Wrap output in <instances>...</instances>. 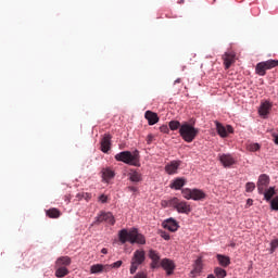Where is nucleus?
<instances>
[{"mask_svg":"<svg viewBox=\"0 0 278 278\" xmlns=\"http://www.w3.org/2000/svg\"><path fill=\"white\" fill-rule=\"evenodd\" d=\"M179 134L180 138H182L185 142H193L199 136V128H195L194 125L185 122L180 126Z\"/></svg>","mask_w":278,"mask_h":278,"instance_id":"nucleus-2","label":"nucleus"},{"mask_svg":"<svg viewBox=\"0 0 278 278\" xmlns=\"http://www.w3.org/2000/svg\"><path fill=\"white\" fill-rule=\"evenodd\" d=\"M149 257L152 261L151 268H160V253H157L155 250H150Z\"/></svg>","mask_w":278,"mask_h":278,"instance_id":"nucleus-17","label":"nucleus"},{"mask_svg":"<svg viewBox=\"0 0 278 278\" xmlns=\"http://www.w3.org/2000/svg\"><path fill=\"white\" fill-rule=\"evenodd\" d=\"M101 273H110V267L103 264H94L90 267L91 275H101Z\"/></svg>","mask_w":278,"mask_h":278,"instance_id":"nucleus-13","label":"nucleus"},{"mask_svg":"<svg viewBox=\"0 0 278 278\" xmlns=\"http://www.w3.org/2000/svg\"><path fill=\"white\" fill-rule=\"evenodd\" d=\"M99 201H100L101 203H108V195H105V194L100 195V197H99Z\"/></svg>","mask_w":278,"mask_h":278,"instance_id":"nucleus-42","label":"nucleus"},{"mask_svg":"<svg viewBox=\"0 0 278 278\" xmlns=\"http://www.w3.org/2000/svg\"><path fill=\"white\" fill-rule=\"evenodd\" d=\"M66 275H68V268L56 267L55 277L62 278V277H66Z\"/></svg>","mask_w":278,"mask_h":278,"instance_id":"nucleus-29","label":"nucleus"},{"mask_svg":"<svg viewBox=\"0 0 278 278\" xmlns=\"http://www.w3.org/2000/svg\"><path fill=\"white\" fill-rule=\"evenodd\" d=\"M255 190V184L254 182H247L245 184V192H253Z\"/></svg>","mask_w":278,"mask_h":278,"instance_id":"nucleus-35","label":"nucleus"},{"mask_svg":"<svg viewBox=\"0 0 278 278\" xmlns=\"http://www.w3.org/2000/svg\"><path fill=\"white\" fill-rule=\"evenodd\" d=\"M116 162H123L129 166H140V155L138 151H135L134 154L129 151H123L115 155Z\"/></svg>","mask_w":278,"mask_h":278,"instance_id":"nucleus-3","label":"nucleus"},{"mask_svg":"<svg viewBox=\"0 0 278 278\" xmlns=\"http://www.w3.org/2000/svg\"><path fill=\"white\" fill-rule=\"evenodd\" d=\"M101 223H108L109 225L114 226L116 224V219L114 218V215L110 212H101V214H99L96 217V220L93 222L92 225H101Z\"/></svg>","mask_w":278,"mask_h":278,"instance_id":"nucleus-7","label":"nucleus"},{"mask_svg":"<svg viewBox=\"0 0 278 278\" xmlns=\"http://www.w3.org/2000/svg\"><path fill=\"white\" fill-rule=\"evenodd\" d=\"M230 247H236V243L230 244Z\"/></svg>","mask_w":278,"mask_h":278,"instance_id":"nucleus-49","label":"nucleus"},{"mask_svg":"<svg viewBox=\"0 0 278 278\" xmlns=\"http://www.w3.org/2000/svg\"><path fill=\"white\" fill-rule=\"evenodd\" d=\"M179 166H181V161H172L165 166V172L167 175H175L179 169Z\"/></svg>","mask_w":278,"mask_h":278,"instance_id":"nucleus-16","label":"nucleus"},{"mask_svg":"<svg viewBox=\"0 0 278 278\" xmlns=\"http://www.w3.org/2000/svg\"><path fill=\"white\" fill-rule=\"evenodd\" d=\"M168 125L172 131H177V129H181V123H179V121H170Z\"/></svg>","mask_w":278,"mask_h":278,"instance_id":"nucleus-31","label":"nucleus"},{"mask_svg":"<svg viewBox=\"0 0 278 278\" xmlns=\"http://www.w3.org/2000/svg\"><path fill=\"white\" fill-rule=\"evenodd\" d=\"M203 270V261L201 258H198L194 264V268L191 271L192 275H199Z\"/></svg>","mask_w":278,"mask_h":278,"instance_id":"nucleus-27","label":"nucleus"},{"mask_svg":"<svg viewBox=\"0 0 278 278\" xmlns=\"http://www.w3.org/2000/svg\"><path fill=\"white\" fill-rule=\"evenodd\" d=\"M71 257L70 256H61L56 260L55 266L56 267H65L71 266Z\"/></svg>","mask_w":278,"mask_h":278,"instance_id":"nucleus-23","label":"nucleus"},{"mask_svg":"<svg viewBox=\"0 0 278 278\" xmlns=\"http://www.w3.org/2000/svg\"><path fill=\"white\" fill-rule=\"evenodd\" d=\"M46 214L49 218H60L62 216V212L55 207L47 210Z\"/></svg>","mask_w":278,"mask_h":278,"instance_id":"nucleus-25","label":"nucleus"},{"mask_svg":"<svg viewBox=\"0 0 278 278\" xmlns=\"http://www.w3.org/2000/svg\"><path fill=\"white\" fill-rule=\"evenodd\" d=\"M186 186V178H176L169 186L174 190H181Z\"/></svg>","mask_w":278,"mask_h":278,"instance_id":"nucleus-21","label":"nucleus"},{"mask_svg":"<svg viewBox=\"0 0 278 278\" xmlns=\"http://www.w3.org/2000/svg\"><path fill=\"white\" fill-rule=\"evenodd\" d=\"M102 153H108L112 149V135L105 134L100 142Z\"/></svg>","mask_w":278,"mask_h":278,"instance_id":"nucleus-10","label":"nucleus"},{"mask_svg":"<svg viewBox=\"0 0 278 278\" xmlns=\"http://www.w3.org/2000/svg\"><path fill=\"white\" fill-rule=\"evenodd\" d=\"M271 109H273V103H270V101H265L261 103V106L258 109V114L261 116H268Z\"/></svg>","mask_w":278,"mask_h":278,"instance_id":"nucleus-18","label":"nucleus"},{"mask_svg":"<svg viewBox=\"0 0 278 278\" xmlns=\"http://www.w3.org/2000/svg\"><path fill=\"white\" fill-rule=\"evenodd\" d=\"M270 207L274 212H278V195L270 201Z\"/></svg>","mask_w":278,"mask_h":278,"instance_id":"nucleus-34","label":"nucleus"},{"mask_svg":"<svg viewBox=\"0 0 278 278\" xmlns=\"http://www.w3.org/2000/svg\"><path fill=\"white\" fill-rule=\"evenodd\" d=\"M169 205L178 212V214H190L192 206L186 201H180L177 198L169 200Z\"/></svg>","mask_w":278,"mask_h":278,"instance_id":"nucleus-6","label":"nucleus"},{"mask_svg":"<svg viewBox=\"0 0 278 278\" xmlns=\"http://www.w3.org/2000/svg\"><path fill=\"white\" fill-rule=\"evenodd\" d=\"M110 267V270H112V268H121V266H123V261H117L111 265H108Z\"/></svg>","mask_w":278,"mask_h":278,"instance_id":"nucleus-37","label":"nucleus"},{"mask_svg":"<svg viewBox=\"0 0 278 278\" xmlns=\"http://www.w3.org/2000/svg\"><path fill=\"white\" fill-rule=\"evenodd\" d=\"M129 192H138V188L136 187H128Z\"/></svg>","mask_w":278,"mask_h":278,"instance_id":"nucleus-45","label":"nucleus"},{"mask_svg":"<svg viewBox=\"0 0 278 278\" xmlns=\"http://www.w3.org/2000/svg\"><path fill=\"white\" fill-rule=\"evenodd\" d=\"M206 278H216V277L213 274H211Z\"/></svg>","mask_w":278,"mask_h":278,"instance_id":"nucleus-48","label":"nucleus"},{"mask_svg":"<svg viewBox=\"0 0 278 278\" xmlns=\"http://www.w3.org/2000/svg\"><path fill=\"white\" fill-rule=\"evenodd\" d=\"M216 130L220 138H227L229 134H233V127L231 125L223 126L219 122H216Z\"/></svg>","mask_w":278,"mask_h":278,"instance_id":"nucleus-9","label":"nucleus"},{"mask_svg":"<svg viewBox=\"0 0 278 278\" xmlns=\"http://www.w3.org/2000/svg\"><path fill=\"white\" fill-rule=\"evenodd\" d=\"M261 146L260 143H250L248 146V151H251L252 153H255V151H260Z\"/></svg>","mask_w":278,"mask_h":278,"instance_id":"nucleus-33","label":"nucleus"},{"mask_svg":"<svg viewBox=\"0 0 278 278\" xmlns=\"http://www.w3.org/2000/svg\"><path fill=\"white\" fill-rule=\"evenodd\" d=\"M214 275L217 278H225V277H227V270H225V269H223L220 267H216L214 269Z\"/></svg>","mask_w":278,"mask_h":278,"instance_id":"nucleus-30","label":"nucleus"},{"mask_svg":"<svg viewBox=\"0 0 278 278\" xmlns=\"http://www.w3.org/2000/svg\"><path fill=\"white\" fill-rule=\"evenodd\" d=\"M160 131L162 134H168L170 131V129L168 128V126L163 125V126L160 127Z\"/></svg>","mask_w":278,"mask_h":278,"instance_id":"nucleus-38","label":"nucleus"},{"mask_svg":"<svg viewBox=\"0 0 278 278\" xmlns=\"http://www.w3.org/2000/svg\"><path fill=\"white\" fill-rule=\"evenodd\" d=\"M146 260H147V253L144 252V250H136L134 252V255L130 262V275H136V270H138V266H141V264H144Z\"/></svg>","mask_w":278,"mask_h":278,"instance_id":"nucleus-4","label":"nucleus"},{"mask_svg":"<svg viewBox=\"0 0 278 278\" xmlns=\"http://www.w3.org/2000/svg\"><path fill=\"white\" fill-rule=\"evenodd\" d=\"M269 185H270V177L266 174L261 175L256 184L258 194H264V190H266V188H268Z\"/></svg>","mask_w":278,"mask_h":278,"instance_id":"nucleus-8","label":"nucleus"},{"mask_svg":"<svg viewBox=\"0 0 278 278\" xmlns=\"http://www.w3.org/2000/svg\"><path fill=\"white\" fill-rule=\"evenodd\" d=\"M262 194H264L265 200L270 201V199H273V197L276 194L275 187H270L267 190L265 189Z\"/></svg>","mask_w":278,"mask_h":278,"instance_id":"nucleus-28","label":"nucleus"},{"mask_svg":"<svg viewBox=\"0 0 278 278\" xmlns=\"http://www.w3.org/2000/svg\"><path fill=\"white\" fill-rule=\"evenodd\" d=\"M144 118L148 119L149 125H155L160 123V116H157V113L152 112V111H147L144 113Z\"/></svg>","mask_w":278,"mask_h":278,"instance_id":"nucleus-19","label":"nucleus"},{"mask_svg":"<svg viewBox=\"0 0 278 278\" xmlns=\"http://www.w3.org/2000/svg\"><path fill=\"white\" fill-rule=\"evenodd\" d=\"M154 139H155V137H153L152 134L148 135V137H147V139H146V140H147V144H151Z\"/></svg>","mask_w":278,"mask_h":278,"instance_id":"nucleus-40","label":"nucleus"},{"mask_svg":"<svg viewBox=\"0 0 278 278\" xmlns=\"http://www.w3.org/2000/svg\"><path fill=\"white\" fill-rule=\"evenodd\" d=\"M181 194L184 199H187V201H190V199H192V189L185 188L181 190Z\"/></svg>","mask_w":278,"mask_h":278,"instance_id":"nucleus-32","label":"nucleus"},{"mask_svg":"<svg viewBox=\"0 0 278 278\" xmlns=\"http://www.w3.org/2000/svg\"><path fill=\"white\" fill-rule=\"evenodd\" d=\"M160 266L166 270L167 275H173V270H175V263L169 258H163Z\"/></svg>","mask_w":278,"mask_h":278,"instance_id":"nucleus-15","label":"nucleus"},{"mask_svg":"<svg viewBox=\"0 0 278 278\" xmlns=\"http://www.w3.org/2000/svg\"><path fill=\"white\" fill-rule=\"evenodd\" d=\"M273 138H274L275 144H278V135L277 134H273Z\"/></svg>","mask_w":278,"mask_h":278,"instance_id":"nucleus-44","label":"nucleus"},{"mask_svg":"<svg viewBox=\"0 0 278 278\" xmlns=\"http://www.w3.org/2000/svg\"><path fill=\"white\" fill-rule=\"evenodd\" d=\"M101 173H102V179L106 182L110 181V179H114V177L116 176V174L110 167L102 168Z\"/></svg>","mask_w":278,"mask_h":278,"instance_id":"nucleus-20","label":"nucleus"},{"mask_svg":"<svg viewBox=\"0 0 278 278\" xmlns=\"http://www.w3.org/2000/svg\"><path fill=\"white\" fill-rule=\"evenodd\" d=\"M219 162L224 168H231L236 164V159L231 154H219Z\"/></svg>","mask_w":278,"mask_h":278,"instance_id":"nucleus-11","label":"nucleus"},{"mask_svg":"<svg viewBox=\"0 0 278 278\" xmlns=\"http://www.w3.org/2000/svg\"><path fill=\"white\" fill-rule=\"evenodd\" d=\"M206 194L203 192V190L200 189H192L191 199L193 201H203L205 199Z\"/></svg>","mask_w":278,"mask_h":278,"instance_id":"nucleus-22","label":"nucleus"},{"mask_svg":"<svg viewBox=\"0 0 278 278\" xmlns=\"http://www.w3.org/2000/svg\"><path fill=\"white\" fill-rule=\"evenodd\" d=\"M164 229H167L168 231L175 232L177 229H179V224L174 218H168L163 222Z\"/></svg>","mask_w":278,"mask_h":278,"instance_id":"nucleus-14","label":"nucleus"},{"mask_svg":"<svg viewBox=\"0 0 278 278\" xmlns=\"http://www.w3.org/2000/svg\"><path fill=\"white\" fill-rule=\"evenodd\" d=\"M129 179L132 182L138 184L139 181H142V176L140 175V173L131 169V172L129 173Z\"/></svg>","mask_w":278,"mask_h":278,"instance_id":"nucleus-26","label":"nucleus"},{"mask_svg":"<svg viewBox=\"0 0 278 278\" xmlns=\"http://www.w3.org/2000/svg\"><path fill=\"white\" fill-rule=\"evenodd\" d=\"M278 249V239H275L270 242V251L271 253H275V251Z\"/></svg>","mask_w":278,"mask_h":278,"instance_id":"nucleus-36","label":"nucleus"},{"mask_svg":"<svg viewBox=\"0 0 278 278\" xmlns=\"http://www.w3.org/2000/svg\"><path fill=\"white\" fill-rule=\"evenodd\" d=\"M223 60H224V66L226 70L231 68V64L236 63V53L233 52H226L223 55Z\"/></svg>","mask_w":278,"mask_h":278,"instance_id":"nucleus-12","label":"nucleus"},{"mask_svg":"<svg viewBox=\"0 0 278 278\" xmlns=\"http://www.w3.org/2000/svg\"><path fill=\"white\" fill-rule=\"evenodd\" d=\"M217 261L224 268H227V266H229V264H231V258H229V256H225L223 254H217Z\"/></svg>","mask_w":278,"mask_h":278,"instance_id":"nucleus-24","label":"nucleus"},{"mask_svg":"<svg viewBox=\"0 0 278 278\" xmlns=\"http://www.w3.org/2000/svg\"><path fill=\"white\" fill-rule=\"evenodd\" d=\"M251 205H253V199H248L247 204H245V208L251 207Z\"/></svg>","mask_w":278,"mask_h":278,"instance_id":"nucleus-43","label":"nucleus"},{"mask_svg":"<svg viewBox=\"0 0 278 278\" xmlns=\"http://www.w3.org/2000/svg\"><path fill=\"white\" fill-rule=\"evenodd\" d=\"M174 84H181V78H177Z\"/></svg>","mask_w":278,"mask_h":278,"instance_id":"nucleus-47","label":"nucleus"},{"mask_svg":"<svg viewBox=\"0 0 278 278\" xmlns=\"http://www.w3.org/2000/svg\"><path fill=\"white\" fill-rule=\"evenodd\" d=\"M101 253H103V255H108V249L103 248V249L101 250Z\"/></svg>","mask_w":278,"mask_h":278,"instance_id":"nucleus-46","label":"nucleus"},{"mask_svg":"<svg viewBox=\"0 0 278 278\" xmlns=\"http://www.w3.org/2000/svg\"><path fill=\"white\" fill-rule=\"evenodd\" d=\"M161 238H163V240H170V235H168L166 231H162Z\"/></svg>","mask_w":278,"mask_h":278,"instance_id":"nucleus-39","label":"nucleus"},{"mask_svg":"<svg viewBox=\"0 0 278 278\" xmlns=\"http://www.w3.org/2000/svg\"><path fill=\"white\" fill-rule=\"evenodd\" d=\"M277 66H278V60L270 59V60L257 63L255 67V73L256 75H260V77H264V75H266V71L277 68Z\"/></svg>","mask_w":278,"mask_h":278,"instance_id":"nucleus-5","label":"nucleus"},{"mask_svg":"<svg viewBox=\"0 0 278 278\" xmlns=\"http://www.w3.org/2000/svg\"><path fill=\"white\" fill-rule=\"evenodd\" d=\"M118 240L121 244H126V242L130 244H147V238L138 231V228H130L129 230L124 228L119 230Z\"/></svg>","mask_w":278,"mask_h":278,"instance_id":"nucleus-1","label":"nucleus"},{"mask_svg":"<svg viewBox=\"0 0 278 278\" xmlns=\"http://www.w3.org/2000/svg\"><path fill=\"white\" fill-rule=\"evenodd\" d=\"M134 278H147V273L144 271H139L136 274Z\"/></svg>","mask_w":278,"mask_h":278,"instance_id":"nucleus-41","label":"nucleus"}]
</instances>
